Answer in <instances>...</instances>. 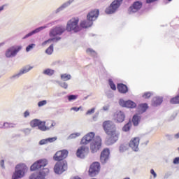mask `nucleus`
Masks as SVG:
<instances>
[{"label": "nucleus", "mask_w": 179, "mask_h": 179, "mask_svg": "<svg viewBox=\"0 0 179 179\" xmlns=\"http://www.w3.org/2000/svg\"><path fill=\"white\" fill-rule=\"evenodd\" d=\"M103 127L106 134L108 136V138L106 140V145L108 146L110 145H114L120 137V132L117 131V127L114 122L111 120L105 121L103 123Z\"/></svg>", "instance_id": "obj_1"}, {"label": "nucleus", "mask_w": 179, "mask_h": 179, "mask_svg": "<svg viewBox=\"0 0 179 179\" xmlns=\"http://www.w3.org/2000/svg\"><path fill=\"white\" fill-rule=\"evenodd\" d=\"M29 170V168L26 164H21L15 166V172L12 176V179H20L26 175Z\"/></svg>", "instance_id": "obj_2"}, {"label": "nucleus", "mask_w": 179, "mask_h": 179, "mask_svg": "<svg viewBox=\"0 0 179 179\" xmlns=\"http://www.w3.org/2000/svg\"><path fill=\"white\" fill-rule=\"evenodd\" d=\"M66 30H67V31H74V33L80 31L82 28L79 26V17H73L69 20Z\"/></svg>", "instance_id": "obj_3"}, {"label": "nucleus", "mask_w": 179, "mask_h": 179, "mask_svg": "<svg viewBox=\"0 0 179 179\" xmlns=\"http://www.w3.org/2000/svg\"><path fill=\"white\" fill-rule=\"evenodd\" d=\"M123 0H115L113 1L110 5L106 8V13L107 15H113V13H115L118 10V8L121 6V3H122Z\"/></svg>", "instance_id": "obj_4"}, {"label": "nucleus", "mask_w": 179, "mask_h": 179, "mask_svg": "<svg viewBox=\"0 0 179 179\" xmlns=\"http://www.w3.org/2000/svg\"><path fill=\"white\" fill-rule=\"evenodd\" d=\"M68 170V163L66 161L58 162L55 164L54 171L55 174H62L64 171Z\"/></svg>", "instance_id": "obj_5"}, {"label": "nucleus", "mask_w": 179, "mask_h": 179, "mask_svg": "<svg viewBox=\"0 0 179 179\" xmlns=\"http://www.w3.org/2000/svg\"><path fill=\"white\" fill-rule=\"evenodd\" d=\"M100 148H101V138H100V136H96L90 143V148L91 152L97 153V151L99 150Z\"/></svg>", "instance_id": "obj_6"}, {"label": "nucleus", "mask_w": 179, "mask_h": 179, "mask_svg": "<svg viewBox=\"0 0 179 179\" xmlns=\"http://www.w3.org/2000/svg\"><path fill=\"white\" fill-rule=\"evenodd\" d=\"M48 164V160L46 159H41L36 161L31 166V171H36V170H43L45 166Z\"/></svg>", "instance_id": "obj_7"}, {"label": "nucleus", "mask_w": 179, "mask_h": 179, "mask_svg": "<svg viewBox=\"0 0 179 179\" xmlns=\"http://www.w3.org/2000/svg\"><path fill=\"white\" fill-rule=\"evenodd\" d=\"M50 173L48 168H44L38 172H35L29 176V179H45V176Z\"/></svg>", "instance_id": "obj_8"}, {"label": "nucleus", "mask_w": 179, "mask_h": 179, "mask_svg": "<svg viewBox=\"0 0 179 179\" xmlns=\"http://www.w3.org/2000/svg\"><path fill=\"white\" fill-rule=\"evenodd\" d=\"M22 50V47L11 46L6 50L5 56L6 58H13L17 55V52Z\"/></svg>", "instance_id": "obj_9"}, {"label": "nucleus", "mask_w": 179, "mask_h": 179, "mask_svg": "<svg viewBox=\"0 0 179 179\" xmlns=\"http://www.w3.org/2000/svg\"><path fill=\"white\" fill-rule=\"evenodd\" d=\"M94 132H90L85 134L80 141L81 145H89V143H92L93 141H94L95 136Z\"/></svg>", "instance_id": "obj_10"}, {"label": "nucleus", "mask_w": 179, "mask_h": 179, "mask_svg": "<svg viewBox=\"0 0 179 179\" xmlns=\"http://www.w3.org/2000/svg\"><path fill=\"white\" fill-rule=\"evenodd\" d=\"M33 69V66H27L22 68L17 73H15L10 77V80H15L16 79H19L22 75H24V73H27L29 71Z\"/></svg>", "instance_id": "obj_11"}, {"label": "nucleus", "mask_w": 179, "mask_h": 179, "mask_svg": "<svg viewBox=\"0 0 179 179\" xmlns=\"http://www.w3.org/2000/svg\"><path fill=\"white\" fill-rule=\"evenodd\" d=\"M100 173V163L94 162L90 167L89 176L90 177H96Z\"/></svg>", "instance_id": "obj_12"}, {"label": "nucleus", "mask_w": 179, "mask_h": 179, "mask_svg": "<svg viewBox=\"0 0 179 179\" xmlns=\"http://www.w3.org/2000/svg\"><path fill=\"white\" fill-rule=\"evenodd\" d=\"M88 153H89V147L83 145L77 150L76 156L80 159H85V157H86Z\"/></svg>", "instance_id": "obj_13"}, {"label": "nucleus", "mask_w": 179, "mask_h": 179, "mask_svg": "<svg viewBox=\"0 0 179 179\" xmlns=\"http://www.w3.org/2000/svg\"><path fill=\"white\" fill-rule=\"evenodd\" d=\"M140 141L141 139L138 137L132 138L129 143V147L131 148L134 152H139Z\"/></svg>", "instance_id": "obj_14"}, {"label": "nucleus", "mask_w": 179, "mask_h": 179, "mask_svg": "<svg viewBox=\"0 0 179 179\" xmlns=\"http://www.w3.org/2000/svg\"><path fill=\"white\" fill-rule=\"evenodd\" d=\"M113 120L115 122H124L125 120V114L121 110H117L113 114Z\"/></svg>", "instance_id": "obj_15"}, {"label": "nucleus", "mask_w": 179, "mask_h": 179, "mask_svg": "<svg viewBox=\"0 0 179 179\" xmlns=\"http://www.w3.org/2000/svg\"><path fill=\"white\" fill-rule=\"evenodd\" d=\"M66 157H68V150H66L58 151L55 153L54 156V159L57 162L64 160V159H66Z\"/></svg>", "instance_id": "obj_16"}, {"label": "nucleus", "mask_w": 179, "mask_h": 179, "mask_svg": "<svg viewBox=\"0 0 179 179\" xmlns=\"http://www.w3.org/2000/svg\"><path fill=\"white\" fill-rule=\"evenodd\" d=\"M110 159V150L108 148H105L101 153L100 160L102 164H106Z\"/></svg>", "instance_id": "obj_17"}, {"label": "nucleus", "mask_w": 179, "mask_h": 179, "mask_svg": "<svg viewBox=\"0 0 179 179\" xmlns=\"http://www.w3.org/2000/svg\"><path fill=\"white\" fill-rule=\"evenodd\" d=\"M100 12L99 11V9H94L88 13L87 15V20H90L92 22H94L99 17Z\"/></svg>", "instance_id": "obj_18"}, {"label": "nucleus", "mask_w": 179, "mask_h": 179, "mask_svg": "<svg viewBox=\"0 0 179 179\" xmlns=\"http://www.w3.org/2000/svg\"><path fill=\"white\" fill-rule=\"evenodd\" d=\"M119 103L122 107H127V108H135L136 107V103L131 100L124 101V99H120Z\"/></svg>", "instance_id": "obj_19"}, {"label": "nucleus", "mask_w": 179, "mask_h": 179, "mask_svg": "<svg viewBox=\"0 0 179 179\" xmlns=\"http://www.w3.org/2000/svg\"><path fill=\"white\" fill-rule=\"evenodd\" d=\"M141 8H142V3L140 1H136L129 7L128 12L129 13H135V12H138Z\"/></svg>", "instance_id": "obj_20"}, {"label": "nucleus", "mask_w": 179, "mask_h": 179, "mask_svg": "<svg viewBox=\"0 0 179 179\" xmlns=\"http://www.w3.org/2000/svg\"><path fill=\"white\" fill-rule=\"evenodd\" d=\"M65 31V28L63 27H56L53 29L51 30L50 34V36H58L62 34Z\"/></svg>", "instance_id": "obj_21"}, {"label": "nucleus", "mask_w": 179, "mask_h": 179, "mask_svg": "<svg viewBox=\"0 0 179 179\" xmlns=\"http://www.w3.org/2000/svg\"><path fill=\"white\" fill-rule=\"evenodd\" d=\"M57 137L48 138L46 139H42L39 141V145H47V143H52V142H55L57 141Z\"/></svg>", "instance_id": "obj_22"}, {"label": "nucleus", "mask_w": 179, "mask_h": 179, "mask_svg": "<svg viewBox=\"0 0 179 179\" xmlns=\"http://www.w3.org/2000/svg\"><path fill=\"white\" fill-rule=\"evenodd\" d=\"M93 25V22H92L90 20H84L81 21L80 23V29H87V27H91V26Z\"/></svg>", "instance_id": "obj_23"}, {"label": "nucleus", "mask_w": 179, "mask_h": 179, "mask_svg": "<svg viewBox=\"0 0 179 179\" xmlns=\"http://www.w3.org/2000/svg\"><path fill=\"white\" fill-rule=\"evenodd\" d=\"M162 103H163V98L157 96L153 98L152 105L154 107H157V106H160Z\"/></svg>", "instance_id": "obj_24"}, {"label": "nucleus", "mask_w": 179, "mask_h": 179, "mask_svg": "<svg viewBox=\"0 0 179 179\" xmlns=\"http://www.w3.org/2000/svg\"><path fill=\"white\" fill-rule=\"evenodd\" d=\"M117 90H119L120 93L125 94V93L128 92V87L124 84H118Z\"/></svg>", "instance_id": "obj_25"}, {"label": "nucleus", "mask_w": 179, "mask_h": 179, "mask_svg": "<svg viewBox=\"0 0 179 179\" xmlns=\"http://www.w3.org/2000/svg\"><path fill=\"white\" fill-rule=\"evenodd\" d=\"M148 103L139 104L138 106V112L140 114H143V113H145L146 110H148Z\"/></svg>", "instance_id": "obj_26"}, {"label": "nucleus", "mask_w": 179, "mask_h": 179, "mask_svg": "<svg viewBox=\"0 0 179 179\" xmlns=\"http://www.w3.org/2000/svg\"><path fill=\"white\" fill-rule=\"evenodd\" d=\"M58 41V38H50L48 39V41H45L43 43V45H54V44H55V43H57Z\"/></svg>", "instance_id": "obj_27"}, {"label": "nucleus", "mask_w": 179, "mask_h": 179, "mask_svg": "<svg viewBox=\"0 0 179 179\" xmlns=\"http://www.w3.org/2000/svg\"><path fill=\"white\" fill-rule=\"evenodd\" d=\"M43 29H45V27H41L39 28L36 29L35 30L32 31L31 32L27 34L24 38H27V37H30V36H33V34H36V33H38L39 31H41V30H43Z\"/></svg>", "instance_id": "obj_28"}, {"label": "nucleus", "mask_w": 179, "mask_h": 179, "mask_svg": "<svg viewBox=\"0 0 179 179\" xmlns=\"http://www.w3.org/2000/svg\"><path fill=\"white\" fill-rule=\"evenodd\" d=\"M60 78L63 82H68V80H71V79H72V76L68 73H62L60 75Z\"/></svg>", "instance_id": "obj_29"}, {"label": "nucleus", "mask_w": 179, "mask_h": 179, "mask_svg": "<svg viewBox=\"0 0 179 179\" xmlns=\"http://www.w3.org/2000/svg\"><path fill=\"white\" fill-rule=\"evenodd\" d=\"M129 149V145L127 143L122 144L119 147V152L120 153H124V152H127Z\"/></svg>", "instance_id": "obj_30"}, {"label": "nucleus", "mask_w": 179, "mask_h": 179, "mask_svg": "<svg viewBox=\"0 0 179 179\" xmlns=\"http://www.w3.org/2000/svg\"><path fill=\"white\" fill-rule=\"evenodd\" d=\"M43 75H47L48 76H52L55 73V70L51 69H46L43 71Z\"/></svg>", "instance_id": "obj_31"}, {"label": "nucleus", "mask_w": 179, "mask_h": 179, "mask_svg": "<svg viewBox=\"0 0 179 179\" xmlns=\"http://www.w3.org/2000/svg\"><path fill=\"white\" fill-rule=\"evenodd\" d=\"M140 120H141V116H139L138 115H134L132 121L134 127H136L139 124Z\"/></svg>", "instance_id": "obj_32"}, {"label": "nucleus", "mask_w": 179, "mask_h": 179, "mask_svg": "<svg viewBox=\"0 0 179 179\" xmlns=\"http://www.w3.org/2000/svg\"><path fill=\"white\" fill-rule=\"evenodd\" d=\"M81 135L82 133L80 132L73 133L68 136L67 139L69 141L71 139H76V138H79V136H80Z\"/></svg>", "instance_id": "obj_33"}, {"label": "nucleus", "mask_w": 179, "mask_h": 179, "mask_svg": "<svg viewBox=\"0 0 179 179\" xmlns=\"http://www.w3.org/2000/svg\"><path fill=\"white\" fill-rule=\"evenodd\" d=\"M41 122V121L40 120L34 119L31 121L30 125L32 128H36V127H38V125H40Z\"/></svg>", "instance_id": "obj_34"}, {"label": "nucleus", "mask_w": 179, "mask_h": 179, "mask_svg": "<svg viewBox=\"0 0 179 179\" xmlns=\"http://www.w3.org/2000/svg\"><path fill=\"white\" fill-rule=\"evenodd\" d=\"M15 127H16V124L15 123H11L8 122H6L3 123L4 129H8V128H15Z\"/></svg>", "instance_id": "obj_35"}, {"label": "nucleus", "mask_w": 179, "mask_h": 179, "mask_svg": "<svg viewBox=\"0 0 179 179\" xmlns=\"http://www.w3.org/2000/svg\"><path fill=\"white\" fill-rule=\"evenodd\" d=\"M86 52L88 55H92V57H97V52L92 48H87Z\"/></svg>", "instance_id": "obj_36"}, {"label": "nucleus", "mask_w": 179, "mask_h": 179, "mask_svg": "<svg viewBox=\"0 0 179 179\" xmlns=\"http://www.w3.org/2000/svg\"><path fill=\"white\" fill-rule=\"evenodd\" d=\"M38 129L40 131H46L47 127H45V122L41 121L39 123V125L38 126Z\"/></svg>", "instance_id": "obj_37"}, {"label": "nucleus", "mask_w": 179, "mask_h": 179, "mask_svg": "<svg viewBox=\"0 0 179 179\" xmlns=\"http://www.w3.org/2000/svg\"><path fill=\"white\" fill-rule=\"evenodd\" d=\"M57 83L60 86V87H62V89H68V84L66 82L57 81Z\"/></svg>", "instance_id": "obj_38"}, {"label": "nucleus", "mask_w": 179, "mask_h": 179, "mask_svg": "<svg viewBox=\"0 0 179 179\" xmlns=\"http://www.w3.org/2000/svg\"><path fill=\"white\" fill-rule=\"evenodd\" d=\"M131 125H132V124L131 122H128L123 127L122 131H124V132H128V131H129V129H131Z\"/></svg>", "instance_id": "obj_39"}, {"label": "nucleus", "mask_w": 179, "mask_h": 179, "mask_svg": "<svg viewBox=\"0 0 179 179\" xmlns=\"http://www.w3.org/2000/svg\"><path fill=\"white\" fill-rule=\"evenodd\" d=\"M46 54H48V55H51V54H52V52H54V46L50 45L49 46L46 50H45Z\"/></svg>", "instance_id": "obj_40"}, {"label": "nucleus", "mask_w": 179, "mask_h": 179, "mask_svg": "<svg viewBox=\"0 0 179 179\" xmlns=\"http://www.w3.org/2000/svg\"><path fill=\"white\" fill-rule=\"evenodd\" d=\"M171 104H179V96L172 98L170 101Z\"/></svg>", "instance_id": "obj_41"}, {"label": "nucleus", "mask_w": 179, "mask_h": 179, "mask_svg": "<svg viewBox=\"0 0 179 179\" xmlns=\"http://www.w3.org/2000/svg\"><path fill=\"white\" fill-rule=\"evenodd\" d=\"M69 101H73L78 99V95H69L67 96Z\"/></svg>", "instance_id": "obj_42"}, {"label": "nucleus", "mask_w": 179, "mask_h": 179, "mask_svg": "<svg viewBox=\"0 0 179 179\" xmlns=\"http://www.w3.org/2000/svg\"><path fill=\"white\" fill-rule=\"evenodd\" d=\"M109 85L112 90H117V87H115V84H114V82H113V80H109Z\"/></svg>", "instance_id": "obj_43"}, {"label": "nucleus", "mask_w": 179, "mask_h": 179, "mask_svg": "<svg viewBox=\"0 0 179 179\" xmlns=\"http://www.w3.org/2000/svg\"><path fill=\"white\" fill-rule=\"evenodd\" d=\"M47 104V100H43L38 103V107H43Z\"/></svg>", "instance_id": "obj_44"}, {"label": "nucleus", "mask_w": 179, "mask_h": 179, "mask_svg": "<svg viewBox=\"0 0 179 179\" xmlns=\"http://www.w3.org/2000/svg\"><path fill=\"white\" fill-rule=\"evenodd\" d=\"M94 111H96V108H92L87 111L86 115H92V114H94Z\"/></svg>", "instance_id": "obj_45"}, {"label": "nucleus", "mask_w": 179, "mask_h": 179, "mask_svg": "<svg viewBox=\"0 0 179 179\" xmlns=\"http://www.w3.org/2000/svg\"><path fill=\"white\" fill-rule=\"evenodd\" d=\"M24 118H27V117H30V110H26L23 113Z\"/></svg>", "instance_id": "obj_46"}, {"label": "nucleus", "mask_w": 179, "mask_h": 179, "mask_svg": "<svg viewBox=\"0 0 179 179\" xmlns=\"http://www.w3.org/2000/svg\"><path fill=\"white\" fill-rule=\"evenodd\" d=\"M150 96H152V92H145L144 93V94L143 95V97L144 99H149V97H150Z\"/></svg>", "instance_id": "obj_47"}, {"label": "nucleus", "mask_w": 179, "mask_h": 179, "mask_svg": "<svg viewBox=\"0 0 179 179\" xmlns=\"http://www.w3.org/2000/svg\"><path fill=\"white\" fill-rule=\"evenodd\" d=\"M0 167H1V169H3V170H5V160L1 159L0 161Z\"/></svg>", "instance_id": "obj_48"}, {"label": "nucleus", "mask_w": 179, "mask_h": 179, "mask_svg": "<svg viewBox=\"0 0 179 179\" xmlns=\"http://www.w3.org/2000/svg\"><path fill=\"white\" fill-rule=\"evenodd\" d=\"M33 48H34V45H28V46L26 48V51H27V52H29L31 51V50H33Z\"/></svg>", "instance_id": "obj_49"}, {"label": "nucleus", "mask_w": 179, "mask_h": 179, "mask_svg": "<svg viewBox=\"0 0 179 179\" xmlns=\"http://www.w3.org/2000/svg\"><path fill=\"white\" fill-rule=\"evenodd\" d=\"M150 173L153 176L154 178H156V177H157V174L156 173V172H155V170L151 169Z\"/></svg>", "instance_id": "obj_50"}, {"label": "nucleus", "mask_w": 179, "mask_h": 179, "mask_svg": "<svg viewBox=\"0 0 179 179\" xmlns=\"http://www.w3.org/2000/svg\"><path fill=\"white\" fill-rule=\"evenodd\" d=\"M173 164H179V157H176L173 159Z\"/></svg>", "instance_id": "obj_51"}, {"label": "nucleus", "mask_w": 179, "mask_h": 179, "mask_svg": "<svg viewBox=\"0 0 179 179\" xmlns=\"http://www.w3.org/2000/svg\"><path fill=\"white\" fill-rule=\"evenodd\" d=\"M80 110V107H79V108H77V107H73V108H71V110L72 111H76V112H78V111H79Z\"/></svg>", "instance_id": "obj_52"}, {"label": "nucleus", "mask_w": 179, "mask_h": 179, "mask_svg": "<svg viewBox=\"0 0 179 179\" xmlns=\"http://www.w3.org/2000/svg\"><path fill=\"white\" fill-rule=\"evenodd\" d=\"M97 117H99V113H96L93 116L94 121H96V120H97Z\"/></svg>", "instance_id": "obj_53"}, {"label": "nucleus", "mask_w": 179, "mask_h": 179, "mask_svg": "<svg viewBox=\"0 0 179 179\" xmlns=\"http://www.w3.org/2000/svg\"><path fill=\"white\" fill-rule=\"evenodd\" d=\"M166 138H167V139H169V141H171V139H173V136L170 134H166Z\"/></svg>", "instance_id": "obj_54"}, {"label": "nucleus", "mask_w": 179, "mask_h": 179, "mask_svg": "<svg viewBox=\"0 0 179 179\" xmlns=\"http://www.w3.org/2000/svg\"><path fill=\"white\" fill-rule=\"evenodd\" d=\"M157 0H146L147 3H152V2H156Z\"/></svg>", "instance_id": "obj_55"}, {"label": "nucleus", "mask_w": 179, "mask_h": 179, "mask_svg": "<svg viewBox=\"0 0 179 179\" xmlns=\"http://www.w3.org/2000/svg\"><path fill=\"white\" fill-rule=\"evenodd\" d=\"M108 108H109V107L107 106H103V111H108Z\"/></svg>", "instance_id": "obj_56"}, {"label": "nucleus", "mask_w": 179, "mask_h": 179, "mask_svg": "<svg viewBox=\"0 0 179 179\" xmlns=\"http://www.w3.org/2000/svg\"><path fill=\"white\" fill-rule=\"evenodd\" d=\"M24 132L26 134H30V129H26L24 131Z\"/></svg>", "instance_id": "obj_57"}, {"label": "nucleus", "mask_w": 179, "mask_h": 179, "mask_svg": "<svg viewBox=\"0 0 179 179\" xmlns=\"http://www.w3.org/2000/svg\"><path fill=\"white\" fill-rule=\"evenodd\" d=\"M174 138L176 139H178V138H179V132L174 135Z\"/></svg>", "instance_id": "obj_58"}, {"label": "nucleus", "mask_w": 179, "mask_h": 179, "mask_svg": "<svg viewBox=\"0 0 179 179\" xmlns=\"http://www.w3.org/2000/svg\"><path fill=\"white\" fill-rule=\"evenodd\" d=\"M4 8H5V6H1L0 7V12H2V10H3Z\"/></svg>", "instance_id": "obj_59"}, {"label": "nucleus", "mask_w": 179, "mask_h": 179, "mask_svg": "<svg viewBox=\"0 0 179 179\" xmlns=\"http://www.w3.org/2000/svg\"><path fill=\"white\" fill-rule=\"evenodd\" d=\"M55 125H56V123L55 122H52V124H51V126H50V128L51 127H55Z\"/></svg>", "instance_id": "obj_60"}, {"label": "nucleus", "mask_w": 179, "mask_h": 179, "mask_svg": "<svg viewBox=\"0 0 179 179\" xmlns=\"http://www.w3.org/2000/svg\"><path fill=\"white\" fill-rule=\"evenodd\" d=\"M0 129H3V124L0 123Z\"/></svg>", "instance_id": "obj_61"}, {"label": "nucleus", "mask_w": 179, "mask_h": 179, "mask_svg": "<svg viewBox=\"0 0 179 179\" xmlns=\"http://www.w3.org/2000/svg\"><path fill=\"white\" fill-rule=\"evenodd\" d=\"M169 2H171V0H168Z\"/></svg>", "instance_id": "obj_62"}, {"label": "nucleus", "mask_w": 179, "mask_h": 179, "mask_svg": "<svg viewBox=\"0 0 179 179\" xmlns=\"http://www.w3.org/2000/svg\"><path fill=\"white\" fill-rule=\"evenodd\" d=\"M31 45H34V44H31Z\"/></svg>", "instance_id": "obj_63"}]
</instances>
